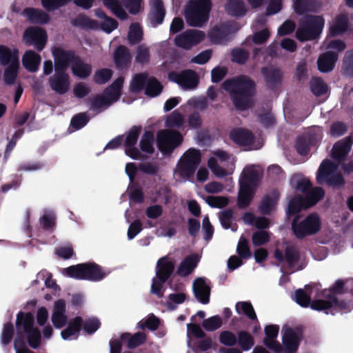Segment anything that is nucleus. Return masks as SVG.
<instances>
[{"mask_svg": "<svg viewBox=\"0 0 353 353\" xmlns=\"http://www.w3.org/2000/svg\"><path fill=\"white\" fill-rule=\"evenodd\" d=\"M112 58L115 68L119 71H127L131 66L132 55L130 50L125 46L120 45L117 47Z\"/></svg>", "mask_w": 353, "mask_h": 353, "instance_id": "nucleus-17", "label": "nucleus"}, {"mask_svg": "<svg viewBox=\"0 0 353 353\" xmlns=\"http://www.w3.org/2000/svg\"><path fill=\"white\" fill-rule=\"evenodd\" d=\"M49 85L57 93H66L70 86L69 74L65 71L54 70V74L49 78Z\"/></svg>", "mask_w": 353, "mask_h": 353, "instance_id": "nucleus-18", "label": "nucleus"}, {"mask_svg": "<svg viewBox=\"0 0 353 353\" xmlns=\"http://www.w3.org/2000/svg\"><path fill=\"white\" fill-rule=\"evenodd\" d=\"M149 78L148 74L145 72L134 74L130 84V91L137 94L145 90Z\"/></svg>", "mask_w": 353, "mask_h": 353, "instance_id": "nucleus-39", "label": "nucleus"}, {"mask_svg": "<svg viewBox=\"0 0 353 353\" xmlns=\"http://www.w3.org/2000/svg\"><path fill=\"white\" fill-rule=\"evenodd\" d=\"M63 274L77 280L99 282L104 279L109 272L94 262H88L70 265L63 269Z\"/></svg>", "mask_w": 353, "mask_h": 353, "instance_id": "nucleus-2", "label": "nucleus"}, {"mask_svg": "<svg viewBox=\"0 0 353 353\" xmlns=\"http://www.w3.org/2000/svg\"><path fill=\"white\" fill-rule=\"evenodd\" d=\"M123 83L124 78L119 77L103 90V94L110 101H112V104L119 100L121 96Z\"/></svg>", "mask_w": 353, "mask_h": 353, "instance_id": "nucleus-29", "label": "nucleus"}, {"mask_svg": "<svg viewBox=\"0 0 353 353\" xmlns=\"http://www.w3.org/2000/svg\"><path fill=\"white\" fill-rule=\"evenodd\" d=\"M338 163H334L329 159H324L317 171L316 180L319 183H323V180L336 171L339 167Z\"/></svg>", "mask_w": 353, "mask_h": 353, "instance_id": "nucleus-35", "label": "nucleus"}, {"mask_svg": "<svg viewBox=\"0 0 353 353\" xmlns=\"http://www.w3.org/2000/svg\"><path fill=\"white\" fill-rule=\"evenodd\" d=\"M34 324L35 317L32 312H19L15 321L16 337L14 341H26L24 339V333L34 327Z\"/></svg>", "mask_w": 353, "mask_h": 353, "instance_id": "nucleus-14", "label": "nucleus"}, {"mask_svg": "<svg viewBox=\"0 0 353 353\" xmlns=\"http://www.w3.org/2000/svg\"><path fill=\"white\" fill-rule=\"evenodd\" d=\"M319 5L315 0H296L294 3V11L297 14L301 15L306 12H315Z\"/></svg>", "mask_w": 353, "mask_h": 353, "instance_id": "nucleus-40", "label": "nucleus"}, {"mask_svg": "<svg viewBox=\"0 0 353 353\" xmlns=\"http://www.w3.org/2000/svg\"><path fill=\"white\" fill-rule=\"evenodd\" d=\"M300 259V251L296 245H290L285 248V261L289 268H294Z\"/></svg>", "mask_w": 353, "mask_h": 353, "instance_id": "nucleus-45", "label": "nucleus"}, {"mask_svg": "<svg viewBox=\"0 0 353 353\" xmlns=\"http://www.w3.org/2000/svg\"><path fill=\"white\" fill-rule=\"evenodd\" d=\"M318 139L314 133H304L297 137L295 148L299 154L306 156L310 152L312 146L316 145Z\"/></svg>", "mask_w": 353, "mask_h": 353, "instance_id": "nucleus-19", "label": "nucleus"}, {"mask_svg": "<svg viewBox=\"0 0 353 353\" xmlns=\"http://www.w3.org/2000/svg\"><path fill=\"white\" fill-rule=\"evenodd\" d=\"M283 344L284 353H296L299 345V339L297 334L291 328L284 330L283 335Z\"/></svg>", "mask_w": 353, "mask_h": 353, "instance_id": "nucleus-28", "label": "nucleus"}, {"mask_svg": "<svg viewBox=\"0 0 353 353\" xmlns=\"http://www.w3.org/2000/svg\"><path fill=\"white\" fill-rule=\"evenodd\" d=\"M223 88L230 92L232 103L236 110L245 111L252 105V99L256 93V83L246 75L235 79H226Z\"/></svg>", "mask_w": 353, "mask_h": 353, "instance_id": "nucleus-1", "label": "nucleus"}, {"mask_svg": "<svg viewBox=\"0 0 353 353\" xmlns=\"http://www.w3.org/2000/svg\"><path fill=\"white\" fill-rule=\"evenodd\" d=\"M29 347L32 349H38L41 344V333L37 327H33L27 332L24 333V339Z\"/></svg>", "mask_w": 353, "mask_h": 353, "instance_id": "nucleus-44", "label": "nucleus"}, {"mask_svg": "<svg viewBox=\"0 0 353 353\" xmlns=\"http://www.w3.org/2000/svg\"><path fill=\"white\" fill-rule=\"evenodd\" d=\"M236 311L239 314H245L250 320L258 323V319L254 307L250 302L240 301L236 304Z\"/></svg>", "mask_w": 353, "mask_h": 353, "instance_id": "nucleus-46", "label": "nucleus"}, {"mask_svg": "<svg viewBox=\"0 0 353 353\" xmlns=\"http://www.w3.org/2000/svg\"><path fill=\"white\" fill-rule=\"evenodd\" d=\"M305 204L303 196L299 194L295 196L289 201L287 214L289 216L298 215L297 214L302 209H305Z\"/></svg>", "mask_w": 353, "mask_h": 353, "instance_id": "nucleus-53", "label": "nucleus"}, {"mask_svg": "<svg viewBox=\"0 0 353 353\" xmlns=\"http://www.w3.org/2000/svg\"><path fill=\"white\" fill-rule=\"evenodd\" d=\"M112 74L113 72L111 69H99L94 74L93 81L98 85H103L111 79Z\"/></svg>", "mask_w": 353, "mask_h": 353, "instance_id": "nucleus-56", "label": "nucleus"}, {"mask_svg": "<svg viewBox=\"0 0 353 353\" xmlns=\"http://www.w3.org/2000/svg\"><path fill=\"white\" fill-rule=\"evenodd\" d=\"M353 144V138L351 136L345 137L336 141L332 149L331 157L332 159L341 164L346 160V157L350 152L352 145Z\"/></svg>", "mask_w": 353, "mask_h": 353, "instance_id": "nucleus-15", "label": "nucleus"}, {"mask_svg": "<svg viewBox=\"0 0 353 353\" xmlns=\"http://www.w3.org/2000/svg\"><path fill=\"white\" fill-rule=\"evenodd\" d=\"M219 219L221 226L228 230L231 228L232 231H236L237 229V225L235 223L233 226L232 222L234 220V212L231 208L224 210L219 212Z\"/></svg>", "mask_w": 353, "mask_h": 353, "instance_id": "nucleus-47", "label": "nucleus"}, {"mask_svg": "<svg viewBox=\"0 0 353 353\" xmlns=\"http://www.w3.org/2000/svg\"><path fill=\"white\" fill-rule=\"evenodd\" d=\"M230 138L239 146H250L255 140L254 134L245 128H235L230 132Z\"/></svg>", "mask_w": 353, "mask_h": 353, "instance_id": "nucleus-20", "label": "nucleus"}, {"mask_svg": "<svg viewBox=\"0 0 353 353\" xmlns=\"http://www.w3.org/2000/svg\"><path fill=\"white\" fill-rule=\"evenodd\" d=\"M163 91L161 83L154 77H150L147 83L145 94L150 97H156Z\"/></svg>", "mask_w": 353, "mask_h": 353, "instance_id": "nucleus-51", "label": "nucleus"}, {"mask_svg": "<svg viewBox=\"0 0 353 353\" xmlns=\"http://www.w3.org/2000/svg\"><path fill=\"white\" fill-rule=\"evenodd\" d=\"M83 327V318L81 316H76L71 319L66 328L61 332V336L63 340H77Z\"/></svg>", "mask_w": 353, "mask_h": 353, "instance_id": "nucleus-22", "label": "nucleus"}, {"mask_svg": "<svg viewBox=\"0 0 353 353\" xmlns=\"http://www.w3.org/2000/svg\"><path fill=\"white\" fill-rule=\"evenodd\" d=\"M152 8L148 14V18L153 27H156L163 23L165 10L162 0H151Z\"/></svg>", "mask_w": 353, "mask_h": 353, "instance_id": "nucleus-24", "label": "nucleus"}, {"mask_svg": "<svg viewBox=\"0 0 353 353\" xmlns=\"http://www.w3.org/2000/svg\"><path fill=\"white\" fill-rule=\"evenodd\" d=\"M270 241V233L266 230H257L252 235V243L255 247L264 245Z\"/></svg>", "mask_w": 353, "mask_h": 353, "instance_id": "nucleus-58", "label": "nucleus"}, {"mask_svg": "<svg viewBox=\"0 0 353 353\" xmlns=\"http://www.w3.org/2000/svg\"><path fill=\"white\" fill-rule=\"evenodd\" d=\"M223 325L221 318L219 315L211 316L203 320L202 325L208 332H213L220 328Z\"/></svg>", "mask_w": 353, "mask_h": 353, "instance_id": "nucleus-63", "label": "nucleus"}, {"mask_svg": "<svg viewBox=\"0 0 353 353\" xmlns=\"http://www.w3.org/2000/svg\"><path fill=\"white\" fill-rule=\"evenodd\" d=\"M120 339L122 341H127V347L129 349H134L145 343L147 335L143 332H138L134 334L125 332L120 336Z\"/></svg>", "mask_w": 353, "mask_h": 353, "instance_id": "nucleus-33", "label": "nucleus"}, {"mask_svg": "<svg viewBox=\"0 0 353 353\" xmlns=\"http://www.w3.org/2000/svg\"><path fill=\"white\" fill-rule=\"evenodd\" d=\"M21 14L26 17L33 24L45 25L48 23L50 20V15L39 8H26Z\"/></svg>", "mask_w": 353, "mask_h": 353, "instance_id": "nucleus-21", "label": "nucleus"}, {"mask_svg": "<svg viewBox=\"0 0 353 353\" xmlns=\"http://www.w3.org/2000/svg\"><path fill=\"white\" fill-rule=\"evenodd\" d=\"M182 141L183 137L176 130H163L159 131L157 135V147L165 156L171 154Z\"/></svg>", "mask_w": 353, "mask_h": 353, "instance_id": "nucleus-7", "label": "nucleus"}, {"mask_svg": "<svg viewBox=\"0 0 353 353\" xmlns=\"http://www.w3.org/2000/svg\"><path fill=\"white\" fill-rule=\"evenodd\" d=\"M341 69L344 76L353 78V49L345 52Z\"/></svg>", "mask_w": 353, "mask_h": 353, "instance_id": "nucleus-54", "label": "nucleus"}, {"mask_svg": "<svg viewBox=\"0 0 353 353\" xmlns=\"http://www.w3.org/2000/svg\"><path fill=\"white\" fill-rule=\"evenodd\" d=\"M255 194V190L248 188V185L240 186L239 195L237 198V205L240 209H245L248 208Z\"/></svg>", "mask_w": 353, "mask_h": 353, "instance_id": "nucleus-36", "label": "nucleus"}, {"mask_svg": "<svg viewBox=\"0 0 353 353\" xmlns=\"http://www.w3.org/2000/svg\"><path fill=\"white\" fill-rule=\"evenodd\" d=\"M261 73L268 89L276 90L281 86L283 73L280 69L272 66H263L261 68Z\"/></svg>", "mask_w": 353, "mask_h": 353, "instance_id": "nucleus-16", "label": "nucleus"}, {"mask_svg": "<svg viewBox=\"0 0 353 353\" xmlns=\"http://www.w3.org/2000/svg\"><path fill=\"white\" fill-rule=\"evenodd\" d=\"M48 37L46 31L40 27H29L23 32V41L27 46H34L41 52L46 46Z\"/></svg>", "mask_w": 353, "mask_h": 353, "instance_id": "nucleus-9", "label": "nucleus"}, {"mask_svg": "<svg viewBox=\"0 0 353 353\" xmlns=\"http://www.w3.org/2000/svg\"><path fill=\"white\" fill-rule=\"evenodd\" d=\"M237 342L242 351H248L254 346V339L249 332L242 330L238 332Z\"/></svg>", "mask_w": 353, "mask_h": 353, "instance_id": "nucleus-49", "label": "nucleus"}, {"mask_svg": "<svg viewBox=\"0 0 353 353\" xmlns=\"http://www.w3.org/2000/svg\"><path fill=\"white\" fill-rule=\"evenodd\" d=\"M71 71L74 76L80 79L88 78L92 72V67L90 63L83 61L81 57H77L74 64L71 65Z\"/></svg>", "mask_w": 353, "mask_h": 353, "instance_id": "nucleus-30", "label": "nucleus"}, {"mask_svg": "<svg viewBox=\"0 0 353 353\" xmlns=\"http://www.w3.org/2000/svg\"><path fill=\"white\" fill-rule=\"evenodd\" d=\"M225 10L228 14L233 17H243L247 12L243 0H228L225 4Z\"/></svg>", "mask_w": 353, "mask_h": 353, "instance_id": "nucleus-38", "label": "nucleus"}, {"mask_svg": "<svg viewBox=\"0 0 353 353\" xmlns=\"http://www.w3.org/2000/svg\"><path fill=\"white\" fill-rule=\"evenodd\" d=\"M321 228V221L316 213H311L301 221L300 216L296 215L291 223L292 231L299 239L316 234Z\"/></svg>", "mask_w": 353, "mask_h": 353, "instance_id": "nucleus-5", "label": "nucleus"}, {"mask_svg": "<svg viewBox=\"0 0 353 353\" xmlns=\"http://www.w3.org/2000/svg\"><path fill=\"white\" fill-rule=\"evenodd\" d=\"M324 25L325 19L323 16L305 14L299 21L296 37L301 42L318 39L323 32Z\"/></svg>", "mask_w": 353, "mask_h": 353, "instance_id": "nucleus-3", "label": "nucleus"}, {"mask_svg": "<svg viewBox=\"0 0 353 353\" xmlns=\"http://www.w3.org/2000/svg\"><path fill=\"white\" fill-rule=\"evenodd\" d=\"M70 23L74 27H79L86 30H97L99 28L97 21L90 19L83 14H79L76 18L72 19Z\"/></svg>", "mask_w": 353, "mask_h": 353, "instance_id": "nucleus-41", "label": "nucleus"}, {"mask_svg": "<svg viewBox=\"0 0 353 353\" xmlns=\"http://www.w3.org/2000/svg\"><path fill=\"white\" fill-rule=\"evenodd\" d=\"M16 61L19 64V50L17 48L12 50L6 46L0 45V63L2 65H9Z\"/></svg>", "mask_w": 353, "mask_h": 353, "instance_id": "nucleus-31", "label": "nucleus"}, {"mask_svg": "<svg viewBox=\"0 0 353 353\" xmlns=\"http://www.w3.org/2000/svg\"><path fill=\"white\" fill-rule=\"evenodd\" d=\"M143 32L139 23H132L130 26L128 39L130 45H136L140 43L143 39Z\"/></svg>", "mask_w": 353, "mask_h": 353, "instance_id": "nucleus-55", "label": "nucleus"}, {"mask_svg": "<svg viewBox=\"0 0 353 353\" xmlns=\"http://www.w3.org/2000/svg\"><path fill=\"white\" fill-rule=\"evenodd\" d=\"M348 25V19L346 15L338 16L334 24L330 28V34L334 37L342 34L347 30Z\"/></svg>", "mask_w": 353, "mask_h": 353, "instance_id": "nucleus-43", "label": "nucleus"}, {"mask_svg": "<svg viewBox=\"0 0 353 353\" xmlns=\"http://www.w3.org/2000/svg\"><path fill=\"white\" fill-rule=\"evenodd\" d=\"M236 253L241 259H249L252 256L248 240L243 236H241L239 239L236 247Z\"/></svg>", "mask_w": 353, "mask_h": 353, "instance_id": "nucleus-57", "label": "nucleus"}, {"mask_svg": "<svg viewBox=\"0 0 353 353\" xmlns=\"http://www.w3.org/2000/svg\"><path fill=\"white\" fill-rule=\"evenodd\" d=\"M231 60L240 65H243L246 63L250 57V53L248 50L236 48L231 51Z\"/></svg>", "mask_w": 353, "mask_h": 353, "instance_id": "nucleus-62", "label": "nucleus"}, {"mask_svg": "<svg viewBox=\"0 0 353 353\" xmlns=\"http://www.w3.org/2000/svg\"><path fill=\"white\" fill-rule=\"evenodd\" d=\"M41 63V57L33 50H27L22 57V64L29 72H34L38 70Z\"/></svg>", "mask_w": 353, "mask_h": 353, "instance_id": "nucleus-32", "label": "nucleus"}, {"mask_svg": "<svg viewBox=\"0 0 353 353\" xmlns=\"http://www.w3.org/2000/svg\"><path fill=\"white\" fill-rule=\"evenodd\" d=\"M184 123V118L179 111L172 112L165 120V125L168 128H181Z\"/></svg>", "mask_w": 353, "mask_h": 353, "instance_id": "nucleus-61", "label": "nucleus"}, {"mask_svg": "<svg viewBox=\"0 0 353 353\" xmlns=\"http://www.w3.org/2000/svg\"><path fill=\"white\" fill-rule=\"evenodd\" d=\"M338 59V54L332 51H327L320 55L317 60L318 69L320 72L327 73L332 71Z\"/></svg>", "mask_w": 353, "mask_h": 353, "instance_id": "nucleus-27", "label": "nucleus"}, {"mask_svg": "<svg viewBox=\"0 0 353 353\" xmlns=\"http://www.w3.org/2000/svg\"><path fill=\"white\" fill-rule=\"evenodd\" d=\"M174 270V262L169 260L166 256L161 257L157 261L156 276L159 280L167 281L172 274Z\"/></svg>", "mask_w": 353, "mask_h": 353, "instance_id": "nucleus-25", "label": "nucleus"}, {"mask_svg": "<svg viewBox=\"0 0 353 353\" xmlns=\"http://www.w3.org/2000/svg\"><path fill=\"white\" fill-rule=\"evenodd\" d=\"M311 308L316 311H324L325 314H328L330 313L328 310H331L330 312L332 314H334V311L350 312L353 308V305L350 301H339L336 297H331L330 295H327V299L314 300L311 304Z\"/></svg>", "mask_w": 353, "mask_h": 353, "instance_id": "nucleus-8", "label": "nucleus"}, {"mask_svg": "<svg viewBox=\"0 0 353 353\" xmlns=\"http://www.w3.org/2000/svg\"><path fill=\"white\" fill-rule=\"evenodd\" d=\"M277 203L276 196L271 197L270 195H265L259 205L260 212L263 215H269L274 210Z\"/></svg>", "mask_w": 353, "mask_h": 353, "instance_id": "nucleus-52", "label": "nucleus"}, {"mask_svg": "<svg viewBox=\"0 0 353 353\" xmlns=\"http://www.w3.org/2000/svg\"><path fill=\"white\" fill-rule=\"evenodd\" d=\"M199 261L200 257L196 254H192L187 256L181 262L176 270V274L182 277L188 276L196 268Z\"/></svg>", "mask_w": 353, "mask_h": 353, "instance_id": "nucleus-26", "label": "nucleus"}, {"mask_svg": "<svg viewBox=\"0 0 353 353\" xmlns=\"http://www.w3.org/2000/svg\"><path fill=\"white\" fill-rule=\"evenodd\" d=\"M90 109L97 112H101L103 108H108L112 105V101L103 94H96L88 100Z\"/></svg>", "mask_w": 353, "mask_h": 353, "instance_id": "nucleus-42", "label": "nucleus"}, {"mask_svg": "<svg viewBox=\"0 0 353 353\" xmlns=\"http://www.w3.org/2000/svg\"><path fill=\"white\" fill-rule=\"evenodd\" d=\"M154 134L152 131H145L141 139L139 146L141 150L148 154H152L154 152L153 146L154 143Z\"/></svg>", "mask_w": 353, "mask_h": 353, "instance_id": "nucleus-50", "label": "nucleus"}, {"mask_svg": "<svg viewBox=\"0 0 353 353\" xmlns=\"http://www.w3.org/2000/svg\"><path fill=\"white\" fill-rule=\"evenodd\" d=\"M201 161V154L196 148L188 149L181 157L178 164V171L181 177L191 178Z\"/></svg>", "mask_w": 353, "mask_h": 353, "instance_id": "nucleus-6", "label": "nucleus"}, {"mask_svg": "<svg viewBox=\"0 0 353 353\" xmlns=\"http://www.w3.org/2000/svg\"><path fill=\"white\" fill-rule=\"evenodd\" d=\"M14 334V328L12 322L9 321L3 324L1 341L4 345L10 344L13 339Z\"/></svg>", "mask_w": 353, "mask_h": 353, "instance_id": "nucleus-60", "label": "nucleus"}, {"mask_svg": "<svg viewBox=\"0 0 353 353\" xmlns=\"http://www.w3.org/2000/svg\"><path fill=\"white\" fill-rule=\"evenodd\" d=\"M193 292L196 299L202 304L210 302V288L206 284L204 278L199 277L194 280Z\"/></svg>", "mask_w": 353, "mask_h": 353, "instance_id": "nucleus-23", "label": "nucleus"}, {"mask_svg": "<svg viewBox=\"0 0 353 353\" xmlns=\"http://www.w3.org/2000/svg\"><path fill=\"white\" fill-rule=\"evenodd\" d=\"M205 33L199 30H187L178 34L174 39V44L181 48L190 50L200 43L205 38Z\"/></svg>", "mask_w": 353, "mask_h": 353, "instance_id": "nucleus-12", "label": "nucleus"}, {"mask_svg": "<svg viewBox=\"0 0 353 353\" xmlns=\"http://www.w3.org/2000/svg\"><path fill=\"white\" fill-rule=\"evenodd\" d=\"M54 61V70L65 71L74 64L77 57L73 50H65L61 47H54L52 50Z\"/></svg>", "mask_w": 353, "mask_h": 353, "instance_id": "nucleus-11", "label": "nucleus"}, {"mask_svg": "<svg viewBox=\"0 0 353 353\" xmlns=\"http://www.w3.org/2000/svg\"><path fill=\"white\" fill-rule=\"evenodd\" d=\"M90 119L85 112H80L74 115L70 121V125L78 130L83 128L88 123Z\"/></svg>", "mask_w": 353, "mask_h": 353, "instance_id": "nucleus-64", "label": "nucleus"}, {"mask_svg": "<svg viewBox=\"0 0 353 353\" xmlns=\"http://www.w3.org/2000/svg\"><path fill=\"white\" fill-rule=\"evenodd\" d=\"M259 181V174L257 170L252 168L245 169L239 180V186L248 185V188L254 189Z\"/></svg>", "mask_w": 353, "mask_h": 353, "instance_id": "nucleus-34", "label": "nucleus"}, {"mask_svg": "<svg viewBox=\"0 0 353 353\" xmlns=\"http://www.w3.org/2000/svg\"><path fill=\"white\" fill-rule=\"evenodd\" d=\"M211 8L210 0L190 1L185 9V18L188 26L202 27L209 19Z\"/></svg>", "mask_w": 353, "mask_h": 353, "instance_id": "nucleus-4", "label": "nucleus"}, {"mask_svg": "<svg viewBox=\"0 0 353 353\" xmlns=\"http://www.w3.org/2000/svg\"><path fill=\"white\" fill-rule=\"evenodd\" d=\"M310 90L316 97L324 95L327 92V84L321 77H312L310 81Z\"/></svg>", "mask_w": 353, "mask_h": 353, "instance_id": "nucleus-48", "label": "nucleus"}, {"mask_svg": "<svg viewBox=\"0 0 353 353\" xmlns=\"http://www.w3.org/2000/svg\"><path fill=\"white\" fill-rule=\"evenodd\" d=\"M238 30L234 23H221L215 26L208 33V37L213 43L220 44L230 40V34Z\"/></svg>", "mask_w": 353, "mask_h": 353, "instance_id": "nucleus-13", "label": "nucleus"}, {"mask_svg": "<svg viewBox=\"0 0 353 353\" xmlns=\"http://www.w3.org/2000/svg\"><path fill=\"white\" fill-rule=\"evenodd\" d=\"M325 196V191L321 187H315L305 194L303 199L305 201V208H310L315 205Z\"/></svg>", "mask_w": 353, "mask_h": 353, "instance_id": "nucleus-37", "label": "nucleus"}, {"mask_svg": "<svg viewBox=\"0 0 353 353\" xmlns=\"http://www.w3.org/2000/svg\"><path fill=\"white\" fill-rule=\"evenodd\" d=\"M19 64H10L4 70L3 80L7 85H13L17 79Z\"/></svg>", "mask_w": 353, "mask_h": 353, "instance_id": "nucleus-59", "label": "nucleus"}, {"mask_svg": "<svg viewBox=\"0 0 353 353\" xmlns=\"http://www.w3.org/2000/svg\"><path fill=\"white\" fill-rule=\"evenodd\" d=\"M168 78L185 89H194L199 83V75L190 69L183 70L180 72L172 71L168 74Z\"/></svg>", "mask_w": 353, "mask_h": 353, "instance_id": "nucleus-10", "label": "nucleus"}]
</instances>
